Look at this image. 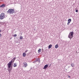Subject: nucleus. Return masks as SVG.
Listing matches in <instances>:
<instances>
[{
	"label": "nucleus",
	"instance_id": "1",
	"mask_svg": "<svg viewBox=\"0 0 79 79\" xmlns=\"http://www.w3.org/2000/svg\"><path fill=\"white\" fill-rule=\"evenodd\" d=\"M15 60H16V58H15V57H14L8 63L7 65L8 66V67L9 68H11V66L12 64V63H14V61H15Z\"/></svg>",
	"mask_w": 79,
	"mask_h": 79
},
{
	"label": "nucleus",
	"instance_id": "2",
	"mask_svg": "<svg viewBox=\"0 0 79 79\" xmlns=\"http://www.w3.org/2000/svg\"><path fill=\"white\" fill-rule=\"evenodd\" d=\"M73 35L74 32H73V31L70 32L68 36V38H69V39H71L73 38Z\"/></svg>",
	"mask_w": 79,
	"mask_h": 79
},
{
	"label": "nucleus",
	"instance_id": "3",
	"mask_svg": "<svg viewBox=\"0 0 79 79\" xmlns=\"http://www.w3.org/2000/svg\"><path fill=\"white\" fill-rule=\"evenodd\" d=\"M0 16V19H3L5 17V14L4 13H2Z\"/></svg>",
	"mask_w": 79,
	"mask_h": 79
},
{
	"label": "nucleus",
	"instance_id": "4",
	"mask_svg": "<svg viewBox=\"0 0 79 79\" xmlns=\"http://www.w3.org/2000/svg\"><path fill=\"white\" fill-rule=\"evenodd\" d=\"M14 11L15 10L14 9H10L8 10L7 13L10 14H13Z\"/></svg>",
	"mask_w": 79,
	"mask_h": 79
},
{
	"label": "nucleus",
	"instance_id": "5",
	"mask_svg": "<svg viewBox=\"0 0 79 79\" xmlns=\"http://www.w3.org/2000/svg\"><path fill=\"white\" fill-rule=\"evenodd\" d=\"M12 69H13V66L11 65L10 68H9L8 67V70L9 73H11V70H12Z\"/></svg>",
	"mask_w": 79,
	"mask_h": 79
},
{
	"label": "nucleus",
	"instance_id": "6",
	"mask_svg": "<svg viewBox=\"0 0 79 79\" xmlns=\"http://www.w3.org/2000/svg\"><path fill=\"white\" fill-rule=\"evenodd\" d=\"M24 64V66L25 68H26L27 66V64L26 62H24L23 63Z\"/></svg>",
	"mask_w": 79,
	"mask_h": 79
},
{
	"label": "nucleus",
	"instance_id": "7",
	"mask_svg": "<svg viewBox=\"0 0 79 79\" xmlns=\"http://www.w3.org/2000/svg\"><path fill=\"white\" fill-rule=\"evenodd\" d=\"M48 64H47L44 65V68H43V69H46L47 68H48Z\"/></svg>",
	"mask_w": 79,
	"mask_h": 79
},
{
	"label": "nucleus",
	"instance_id": "8",
	"mask_svg": "<svg viewBox=\"0 0 79 79\" xmlns=\"http://www.w3.org/2000/svg\"><path fill=\"white\" fill-rule=\"evenodd\" d=\"M35 61H36V62H37V61H38V63H40V60H39V58L35 60Z\"/></svg>",
	"mask_w": 79,
	"mask_h": 79
},
{
	"label": "nucleus",
	"instance_id": "9",
	"mask_svg": "<svg viewBox=\"0 0 79 79\" xmlns=\"http://www.w3.org/2000/svg\"><path fill=\"white\" fill-rule=\"evenodd\" d=\"M5 6H6V5H5V4H3L1 6V7H2V8L5 7Z\"/></svg>",
	"mask_w": 79,
	"mask_h": 79
},
{
	"label": "nucleus",
	"instance_id": "10",
	"mask_svg": "<svg viewBox=\"0 0 79 79\" xmlns=\"http://www.w3.org/2000/svg\"><path fill=\"white\" fill-rule=\"evenodd\" d=\"M71 22V20H68V23H67V25H69L70 23Z\"/></svg>",
	"mask_w": 79,
	"mask_h": 79
},
{
	"label": "nucleus",
	"instance_id": "11",
	"mask_svg": "<svg viewBox=\"0 0 79 79\" xmlns=\"http://www.w3.org/2000/svg\"><path fill=\"white\" fill-rule=\"evenodd\" d=\"M52 45L50 44L48 46V48L49 49H50V48H52Z\"/></svg>",
	"mask_w": 79,
	"mask_h": 79
},
{
	"label": "nucleus",
	"instance_id": "12",
	"mask_svg": "<svg viewBox=\"0 0 79 79\" xmlns=\"http://www.w3.org/2000/svg\"><path fill=\"white\" fill-rule=\"evenodd\" d=\"M23 57H25V56H26V53L24 52L23 53Z\"/></svg>",
	"mask_w": 79,
	"mask_h": 79
},
{
	"label": "nucleus",
	"instance_id": "13",
	"mask_svg": "<svg viewBox=\"0 0 79 79\" xmlns=\"http://www.w3.org/2000/svg\"><path fill=\"white\" fill-rule=\"evenodd\" d=\"M71 66L72 67H74V64L73 63H72L71 64Z\"/></svg>",
	"mask_w": 79,
	"mask_h": 79
},
{
	"label": "nucleus",
	"instance_id": "14",
	"mask_svg": "<svg viewBox=\"0 0 79 79\" xmlns=\"http://www.w3.org/2000/svg\"><path fill=\"white\" fill-rule=\"evenodd\" d=\"M58 44H57L55 45V48H58Z\"/></svg>",
	"mask_w": 79,
	"mask_h": 79
},
{
	"label": "nucleus",
	"instance_id": "15",
	"mask_svg": "<svg viewBox=\"0 0 79 79\" xmlns=\"http://www.w3.org/2000/svg\"><path fill=\"white\" fill-rule=\"evenodd\" d=\"M13 66L14 67H16V66H17L16 63H15L14 64Z\"/></svg>",
	"mask_w": 79,
	"mask_h": 79
},
{
	"label": "nucleus",
	"instance_id": "16",
	"mask_svg": "<svg viewBox=\"0 0 79 79\" xmlns=\"http://www.w3.org/2000/svg\"><path fill=\"white\" fill-rule=\"evenodd\" d=\"M41 52V49H39L38 50V53H40Z\"/></svg>",
	"mask_w": 79,
	"mask_h": 79
},
{
	"label": "nucleus",
	"instance_id": "17",
	"mask_svg": "<svg viewBox=\"0 0 79 79\" xmlns=\"http://www.w3.org/2000/svg\"><path fill=\"white\" fill-rule=\"evenodd\" d=\"M23 39V37L22 36H21L20 37V40H22V39Z\"/></svg>",
	"mask_w": 79,
	"mask_h": 79
},
{
	"label": "nucleus",
	"instance_id": "18",
	"mask_svg": "<svg viewBox=\"0 0 79 79\" xmlns=\"http://www.w3.org/2000/svg\"><path fill=\"white\" fill-rule=\"evenodd\" d=\"M28 52V50H26L25 51V53H27Z\"/></svg>",
	"mask_w": 79,
	"mask_h": 79
},
{
	"label": "nucleus",
	"instance_id": "19",
	"mask_svg": "<svg viewBox=\"0 0 79 79\" xmlns=\"http://www.w3.org/2000/svg\"><path fill=\"white\" fill-rule=\"evenodd\" d=\"M16 36H17V35H16V34H15L14 35V37H16Z\"/></svg>",
	"mask_w": 79,
	"mask_h": 79
},
{
	"label": "nucleus",
	"instance_id": "20",
	"mask_svg": "<svg viewBox=\"0 0 79 79\" xmlns=\"http://www.w3.org/2000/svg\"><path fill=\"white\" fill-rule=\"evenodd\" d=\"M66 42H65V44H64V46H66Z\"/></svg>",
	"mask_w": 79,
	"mask_h": 79
},
{
	"label": "nucleus",
	"instance_id": "21",
	"mask_svg": "<svg viewBox=\"0 0 79 79\" xmlns=\"http://www.w3.org/2000/svg\"><path fill=\"white\" fill-rule=\"evenodd\" d=\"M52 66V64H49V67H50V66Z\"/></svg>",
	"mask_w": 79,
	"mask_h": 79
},
{
	"label": "nucleus",
	"instance_id": "22",
	"mask_svg": "<svg viewBox=\"0 0 79 79\" xmlns=\"http://www.w3.org/2000/svg\"><path fill=\"white\" fill-rule=\"evenodd\" d=\"M33 63H36V62L35 60L34 61V62H33Z\"/></svg>",
	"mask_w": 79,
	"mask_h": 79
},
{
	"label": "nucleus",
	"instance_id": "23",
	"mask_svg": "<svg viewBox=\"0 0 79 79\" xmlns=\"http://www.w3.org/2000/svg\"><path fill=\"white\" fill-rule=\"evenodd\" d=\"M76 12L77 13V12H78V10H76Z\"/></svg>",
	"mask_w": 79,
	"mask_h": 79
},
{
	"label": "nucleus",
	"instance_id": "24",
	"mask_svg": "<svg viewBox=\"0 0 79 79\" xmlns=\"http://www.w3.org/2000/svg\"><path fill=\"white\" fill-rule=\"evenodd\" d=\"M2 37V34L1 33H0V37Z\"/></svg>",
	"mask_w": 79,
	"mask_h": 79
},
{
	"label": "nucleus",
	"instance_id": "25",
	"mask_svg": "<svg viewBox=\"0 0 79 79\" xmlns=\"http://www.w3.org/2000/svg\"><path fill=\"white\" fill-rule=\"evenodd\" d=\"M68 77L69 78H70V77H71L69 75L68 76Z\"/></svg>",
	"mask_w": 79,
	"mask_h": 79
},
{
	"label": "nucleus",
	"instance_id": "26",
	"mask_svg": "<svg viewBox=\"0 0 79 79\" xmlns=\"http://www.w3.org/2000/svg\"><path fill=\"white\" fill-rule=\"evenodd\" d=\"M2 32V30H0V33Z\"/></svg>",
	"mask_w": 79,
	"mask_h": 79
},
{
	"label": "nucleus",
	"instance_id": "27",
	"mask_svg": "<svg viewBox=\"0 0 79 79\" xmlns=\"http://www.w3.org/2000/svg\"><path fill=\"white\" fill-rule=\"evenodd\" d=\"M68 20H71V19H69Z\"/></svg>",
	"mask_w": 79,
	"mask_h": 79
},
{
	"label": "nucleus",
	"instance_id": "28",
	"mask_svg": "<svg viewBox=\"0 0 79 79\" xmlns=\"http://www.w3.org/2000/svg\"><path fill=\"white\" fill-rule=\"evenodd\" d=\"M12 39V38H10V39L11 40V39Z\"/></svg>",
	"mask_w": 79,
	"mask_h": 79
}]
</instances>
